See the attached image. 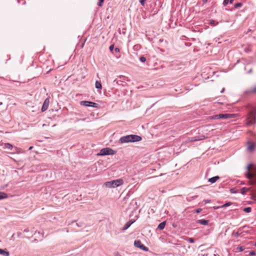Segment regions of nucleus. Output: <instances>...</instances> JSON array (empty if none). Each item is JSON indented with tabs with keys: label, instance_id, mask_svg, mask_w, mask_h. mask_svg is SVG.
Returning a JSON list of instances; mask_svg holds the SVG:
<instances>
[{
	"label": "nucleus",
	"instance_id": "obj_1",
	"mask_svg": "<svg viewBox=\"0 0 256 256\" xmlns=\"http://www.w3.org/2000/svg\"><path fill=\"white\" fill-rule=\"evenodd\" d=\"M256 108L250 110L246 117V125L251 126L256 123Z\"/></svg>",
	"mask_w": 256,
	"mask_h": 256
},
{
	"label": "nucleus",
	"instance_id": "obj_2",
	"mask_svg": "<svg viewBox=\"0 0 256 256\" xmlns=\"http://www.w3.org/2000/svg\"><path fill=\"white\" fill-rule=\"evenodd\" d=\"M124 183V180L121 179H117L110 182H107L105 183V186L108 188H116L122 185Z\"/></svg>",
	"mask_w": 256,
	"mask_h": 256
},
{
	"label": "nucleus",
	"instance_id": "obj_3",
	"mask_svg": "<svg viewBox=\"0 0 256 256\" xmlns=\"http://www.w3.org/2000/svg\"><path fill=\"white\" fill-rule=\"evenodd\" d=\"M237 114H216L214 116V119H228L236 118Z\"/></svg>",
	"mask_w": 256,
	"mask_h": 256
},
{
	"label": "nucleus",
	"instance_id": "obj_4",
	"mask_svg": "<svg viewBox=\"0 0 256 256\" xmlns=\"http://www.w3.org/2000/svg\"><path fill=\"white\" fill-rule=\"evenodd\" d=\"M116 152L109 148H102L100 153L98 154V156H106L110 154H114Z\"/></svg>",
	"mask_w": 256,
	"mask_h": 256
},
{
	"label": "nucleus",
	"instance_id": "obj_5",
	"mask_svg": "<svg viewBox=\"0 0 256 256\" xmlns=\"http://www.w3.org/2000/svg\"><path fill=\"white\" fill-rule=\"evenodd\" d=\"M80 104L87 107H92L94 108H98V104L90 101H80Z\"/></svg>",
	"mask_w": 256,
	"mask_h": 256
},
{
	"label": "nucleus",
	"instance_id": "obj_6",
	"mask_svg": "<svg viewBox=\"0 0 256 256\" xmlns=\"http://www.w3.org/2000/svg\"><path fill=\"white\" fill-rule=\"evenodd\" d=\"M134 246L136 247L140 248L145 252H148L149 250L148 248L146 247L144 244H142L140 240H135L134 242Z\"/></svg>",
	"mask_w": 256,
	"mask_h": 256
},
{
	"label": "nucleus",
	"instance_id": "obj_7",
	"mask_svg": "<svg viewBox=\"0 0 256 256\" xmlns=\"http://www.w3.org/2000/svg\"><path fill=\"white\" fill-rule=\"evenodd\" d=\"M130 142H138L142 140L141 136L136 134H130Z\"/></svg>",
	"mask_w": 256,
	"mask_h": 256
},
{
	"label": "nucleus",
	"instance_id": "obj_8",
	"mask_svg": "<svg viewBox=\"0 0 256 256\" xmlns=\"http://www.w3.org/2000/svg\"><path fill=\"white\" fill-rule=\"evenodd\" d=\"M119 142L122 144L130 142V135H127L121 137L119 140Z\"/></svg>",
	"mask_w": 256,
	"mask_h": 256
},
{
	"label": "nucleus",
	"instance_id": "obj_9",
	"mask_svg": "<svg viewBox=\"0 0 256 256\" xmlns=\"http://www.w3.org/2000/svg\"><path fill=\"white\" fill-rule=\"evenodd\" d=\"M49 103H50L49 99H48V98H46L44 100V101L43 103L42 109H41V110L42 112L46 111L48 109V107Z\"/></svg>",
	"mask_w": 256,
	"mask_h": 256
},
{
	"label": "nucleus",
	"instance_id": "obj_10",
	"mask_svg": "<svg viewBox=\"0 0 256 256\" xmlns=\"http://www.w3.org/2000/svg\"><path fill=\"white\" fill-rule=\"evenodd\" d=\"M246 178L249 180L248 182L249 185H250V181H253V182L254 181V174H251L250 172H248V173H246Z\"/></svg>",
	"mask_w": 256,
	"mask_h": 256
},
{
	"label": "nucleus",
	"instance_id": "obj_11",
	"mask_svg": "<svg viewBox=\"0 0 256 256\" xmlns=\"http://www.w3.org/2000/svg\"><path fill=\"white\" fill-rule=\"evenodd\" d=\"M255 147V144L254 142H248V147L247 149L249 151L252 152L254 150Z\"/></svg>",
	"mask_w": 256,
	"mask_h": 256
},
{
	"label": "nucleus",
	"instance_id": "obj_12",
	"mask_svg": "<svg viewBox=\"0 0 256 256\" xmlns=\"http://www.w3.org/2000/svg\"><path fill=\"white\" fill-rule=\"evenodd\" d=\"M134 222V220H130L123 227L122 230H127Z\"/></svg>",
	"mask_w": 256,
	"mask_h": 256
},
{
	"label": "nucleus",
	"instance_id": "obj_13",
	"mask_svg": "<svg viewBox=\"0 0 256 256\" xmlns=\"http://www.w3.org/2000/svg\"><path fill=\"white\" fill-rule=\"evenodd\" d=\"M204 138H205V136H196L192 138L191 141L192 142L198 141V140H204Z\"/></svg>",
	"mask_w": 256,
	"mask_h": 256
},
{
	"label": "nucleus",
	"instance_id": "obj_14",
	"mask_svg": "<svg viewBox=\"0 0 256 256\" xmlns=\"http://www.w3.org/2000/svg\"><path fill=\"white\" fill-rule=\"evenodd\" d=\"M196 223L202 225H208V220H196Z\"/></svg>",
	"mask_w": 256,
	"mask_h": 256
},
{
	"label": "nucleus",
	"instance_id": "obj_15",
	"mask_svg": "<svg viewBox=\"0 0 256 256\" xmlns=\"http://www.w3.org/2000/svg\"><path fill=\"white\" fill-rule=\"evenodd\" d=\"M220 178L219 176H215L212 177L211 178H210L208 180V181L212 184H214V183L216 182L217 180H219Z\"/></svg>",
	"mask_w": 256,
	"mask_h": 256
},
{
	"label": "nucleus",
	"instance_id": "obj_16",
	"mask_svg": "<svg viewBox=\"0 0 256 256\" xmlns=\"http://www.w3.org/2000/svg\"><path fill=\"white\" fill-rule=\"evenodd\" d=\"M0 254L4 256H10V252L0 248Z\"/></svg>",
	"mask_w": 256,
	"mask_h": 256
},
{
	"label": "nucleus",
	"instance_id": "obj_17",
	"mask_svg": "<svg viewBox=\"0 0 256 256\" xmlns=\"http://www.w3.org/2000/svg\"><path fill=\"white\" fill-rule=\"evenodd\" d=\"M251 190V188H246L245 187L242 188L241 189V194H245L247 192H250Z\"/></svg>",
	"mask_w": 256,
	"mask_h": 256
},
{
	"label": "nucleus",
	"instance_id": "obj_18",
	"mask_svg": "<svg viewBox=\"0 0 256 256\" xmlns=\"http://www.w3.org/2000/svg\"><path fill=\"white\" fill-rule=\"evenodd\" d=\"M166 224V222H160L158 224V228L160 230H162L164 228Z\"/></svg>",
	"mask_w": 256,
	"mask_h": 256
},
{
	"label": "nucleus",
	"instance_id": "obj_19",
	"mask_svg": "<svg viewBox=\"0 0 256 256\" xmlns=\"http://www.w3.org/2000/svg\"><path fill=\"white\" fill-rule=\"evenodd\" d=\"M8 198V194L4 192H0V200L6 198Z\"/></svg>",
	"mask_w": 256,
	"mask_h": 256
},
{
	"label": "nucleus",
	"instance_id": "obj_20",
	"mask_svg": "<svg viewBox=\"0 0 256 256\" xmlns=\"http://www.w3.org/2000/svg\"><path fill=\"white\" fill-rule=\"evenodd\" d=\"M95 86L96 88L102 89V86L100 82L96 80L95 83Z\"/></svg>",
	"mask_w": 256,
	"mask_h": 256
},
{
	"label": "nucleus",
	"instance_id": "obj_21",
	"mask_svg": "<svg viewBox=\"0 0 256 256\" xmlns=\"http://www.w3.org/2000/svg\"><path fill=\"white\" fill-rule=\"evenodd\" d=\"M12 146L9 143H6L4 144V148L6 149L12 150Z\"/></svg>",
	"mask_w": 256,
	"mask_h": 256
},
{
	"label": "nucleus",
	"instance_id": "obj_22",
	"mask_svg": "<svg viewBox=\"0 0 256 256\" xmlns=\"http://www.w3.org/2000/svg\"><path fill=\"white\" fill-rule=\"evenodd\" d=\"M254 181H250V184H252L253 183H256V168H254Z\"/></svg>",
	"mask_w": 256,
	"mask_h": 256
},
{
	"label": "nucleus",
	"instance_id": "obj_23",
	"mask_svg": "<svg viewBox=\"0 0 256 256\" xmlns=\"http://www.w3.org/2000/svg\"><path fill=\"white\" fill-rule=\"evenodd\" d=\"M243 210L246 212L249 213L251 212L252 208L250 207H246L244 208Z\"/></svg>",
	"mask_w": 256,
	"mask_h": 256
},
{
	"label": "nucleus",
	"instance_id": "obj_24",
	"mask_svg": "<svg viewBox=\"0 0 256 256\" xmlns=\"http://www.w3.org/2000/svg\"><path fill=\"white\" fill-rule=\"evenodd\" d=\"M249 92L252 94H256V86H254L253 88L250 90Z\"/></svg>",
	"mask_w": 256,
	"mask_h": 256
},
{
	"label": "nucleus",
	"instance_id": "obj_25",
	"mask_svg": "<svg viewBox=\"0 0 256 256\" xmlns=\"http://www.w3.org/2000/svg\"><path fill=\"white\" fill-rule=\"evenodd\" d=\"M232 202H226V204H223L222 206V208H226V207H228V206H230V205H232Z\"/></svg>",
	"mask_w": 256,
	"mask_h": 256
},
{
	"label": "nucleus",
	"instance_id": "obj_26",
	"mask_svg": "<svg viewBox=\"0 0 256 256\" xmlns=\"http://www.w3.org/2000/svg\"><path fill=\"white\" fill-rule=\"evenodd\" d=\"M242 4L241 2H238V3L234 5V8H238L241 7L242 6Z\"/></svg>",
	"mask_w": 256,
	"mask_h": 256
},
{
	"label": "nucleus",
	"instance_id": "obj_27",
	"mask_svg": "<svg viewBox=\"0 0 256 256\" xmlns=\"http://www.w3.org/2000/svg\"><path fill=\"white\" fill-rule=\"evenodd\" d=\"M218 24V22H216L214 20H210V24L212 26H215Z\"/></svg>",
	"mask_w": 256,
	"mask_h": 256
},
{
	"label": "nucleus",
	"instance_id": "obj_28",
	"mask_svg": "<svg viewBox=\"0 0 256 256\" xmlns=\"http://www.w3.org/2000/svg\"><path fill=\"white\" fill-rule=\"evenodd\" d=\"M244 247L243 246H238L236 249L238 252H242L244 250Z\"/></svg>",
	"mask_w": 256,
	"mask_h": 256
},
{
	"label": "nucleus",
	"instance_id": "obj_29",
	"mask_svg": "<svg viewBox=\"0 0 256 256\" xmlns=\"http://www.w3.org/2000/svg\"><path fill=\"white\" fill-rule=\"evenodd\" d=\"M104 1V0H99L98 2V6L100 7L102 6Z\"/></svg>",
	"mask_w": 256,
	"mask_h": 256
},
{
	"label": "nucleus",
	"instance_id": "obj_30",
	"mask_svg": "<svg viewBox=\"0 0 256 256\" xmlns=\"http://www.w3.org/2000/svg\"><path fill=\"white\" fill-rule=\"evenodd\" d=\"M252 198L254 200H256V192H251Z\"/></svg>",
	"mask_w": 256,
	"mask_h": 256
},
{
	"label": "nucleus",
	"instance_id": "obj_31",
	"mask_svg": "<svg viewBox=\"0 0 256 256\" xmlns=\"http://www.w3.org/2000/svg\"><path fill=\"white\" fill-rule=\"evenodd\" d=\"M140 60L141 62H144L146 61V58L144 56H140Z\"/></svg>",
	"mask_w": 256,
	"mask_h": 256
},
{
	"label": "nucleus",
	"instance_id": "obj_32",
	"mask_svg": "<svg viewBox=\"0 0 256 256\" xmlns=\"http://www.w3.org/2000/svg\"><path fill=\"white\" fill-rule=\"evenodd\" d=\"M252 166V164H249L248 166H247L246 167V170H248V171H249L250 169V168Z\"/></svg>",
	"mask_w": 256,
	"mask_h": 256
},
{
	"label": "nucleus",
	"instance_id": "obj_33",
	"mask_svg": "<svg viewBox=\"0 0 256 256\" xmlns=\"http://www.w3.org/2000/svg\"><path fill=\"white\" fill-rule=\"evenodd\" d=\"M230 192L232 193V194H236L237 192V191L234 189V188H231L230 190Z\"/></svg>",
	"mask_w": 256,
	"mask_h": 256
},
{
	"label": "nucleus",
	"instance_id": "obj_34",
	"mask_svg": "<svg viewBox=\"0 0 256 256\" xmlns=\"http://www.w3.org/2000/svg\"><path fill=\"white\" fill-rule=\"evenodd\" d=\"M252 185H255V190H252L251 189L250 192H256V183H253Z\"/></svg>",
	"mask_w": 256,
	"mask_h": 256
},
{
	"label": "nucleus",
	"instance_id": "obj_35",
	"mask_svg": "<svg viewBox=\"0 0 256 256\" xmlns=\"http://www.w3.org/2000/svg\"><path fill=\"white\" fill-rule=\"evenodd\" d=\"M146 0H140V2L142 6H144Z\"/></svg>",
	"mask_w": 256,
	"mask_h": 256
},
{
	"label": "nucleus",
	"instance_id": "obj_36",
	"mask_svg": "<svg viewBox=\"0 0 256 256\" xmlns=\"http://www.w3.org/2000/svg\"><path fill=\"white\" fill-rule=\"evenodd\" d=\"M228 2H229V0H224V1L223 2V4H224V6H225L226 4H228Z\"/></svg>",
	"mask_w": 256,
	"mask_h": 256
},
{
	"label": "nucleus",
	"instance_id": "obj_37",
	"mask_svg": "<svg viewBox=\"0 0 256 256\" xmlns=\"http://www.w3.org/2000/svg\"><path fill=\"white\" fill-rule=\"evenodd\" d=\"M114 44H112V45L110 46L109 48V49H110V52H112L113 50H114Z\"/></svg>",
	"mask_w": 256,
	"mask_h": 256
},
{
	"label": "nucleus",
	"instance_id": "obj_38",
	"mask_svg": "<svg viewBox=\"0 0 256 256\" xmlns=\"http://www.w3.org/2000/svg\"><path fill=\"white\" fill-rule=\"evenodd\" d=\"M249 254H250V256H252L255 255L256 252H255L254 251H250V252Z\"/></svg>",
	"mask_w": 256,
	"mask_h": 256
},
{
	"label": "nucleus",
	"instance_id": "obj_39",
	"mask_svg": "<svg viewBox=\"0 0 256 256\" xmlns=\"http://www.w3.org/2000/svg\"><path fill=\"white\" fill-rule=\"evenodd\" d=\"M252 68H248L247 70V73L248 74H251L252 72Z\"/></svg>",
	"mask_w": 256,
	"mask_h": 256
},
{
	"label": "nucleus",
	"instance_id": "obj_40",
	"mask_svg": "<svg viewBox=\"0 0 256 256\" xmlns=\"http://www.w3.org/2000/svg\"><path fill=\"white\" fill-rule=\"evenodd\" d=\"M188 241H189V242H191V243H193V242H194V238H189V239H188Z\"/></svg>",
	"mask_w": 256,
	"mask_h": 256
},
{
	"label": "nucleus",
	"instance_id": "obj_41",
	"mask_svg": "<svg viewBox=\"0 0 256 256\" xmlns=\"http://www.w3.org/2000/svg\"><path fill=\"white\" fill-rule=\"evenodd\" d=\"M204 202H205V204H208L210 203L211 202V200H204Z\"/></svg>",
	"mask_w": 256,
	"mask_h": 256
},
{
	"label": "nucleus",
	"instance_id": "obj_42",
	"mask_svg": "<svg viewBox=\"0 0 256 256\" xmlns=\"http://www.w3.org/2000/svg\"><path fill=\"white\" fill-rule=\"evenodd\" d=\"M202 210V209L201 208H198L196 210V212L199 213Z\"/></svg>",
	"mask_w": 256,
	"mask_h": 256
},
{
	"label": "nucleus",
	"instance_id": "obj_43",
	"mask_svg": "<svg viewBox=\"0 0 256 256\" xmlns=\"http://www.w3.org/2000/svg\"><path fill=\"white\" fill-rule=\"evenodd\" d=\"M234 235L235 236L238 237V236H240V234L238 232H236L234 233Z\"/></svg>",
	"mask_w": 256,
	"mask_h": 256
},
{
	"label": "nucleus",
	"instance_id": "obj_44",
	"mask_svg": "<svg viewBox=\"0 0 256 256\" xmlns=\"http://www.w3.org/2000/svg\"><path fill=\"white\" fill-rule=\"evenodd\" d=\"M114 51L116 52H120V48H114Z\"/></svg>",
	"mask_w": 256,
	"mask_h": 256
},
{
	"label": "nucleus",
	"instance_id": "obj_45",
	"mask_svg": "<svg viewBox=\"0 0 256 256\" xmlns=\"http://www.w3.org/2000/svg\"><path fill=\"white\" fill-rule=\"evenodd\" d=\"M244 51L246 52H248L250 51V48H246L244 49Z\"/></svg>",
	"mask_w": 256,
	"mask_h": 256
},
{
	"label": "nucleus",
	"instance_id": "obj_46",
	"mask_svg": "<svg viewBox=\"0 0 256 256\" xmlns=\"http://www.w3.org/2000/svg\"><path fill=\"white\" fill-rule=\"evenodd\" d=\"M229 2L230 4H232L234 2V0H229Z\"/></svg>",
	"mask_w": 256,
	"mask_h": 256
},
{
	"label": "nucleus",
	"instance_id": "obj_47",
	"mask_svg": "<svg viewBox=\"0 0 256 256\" xmlns=\"http://www.w3.org/2000/svg\"><path fill=\"white\" fill-rule=\"evenodd\" d=\"M219 256L218 254H213L212 256Z\"/></svg>",
	"mask_w": 256,
	"mask_h": 256
},
{
	"label": "nucleus",
	"instance_id": "obj_48",
	"mask_svg": "<svg viewBox=\"0 0 256 256\" xmlns=\"http://www.w3.org/2000/svg\"><path fill=\"white\" fill-rule=\"evenodd\" d=\"M208 0H202L203 2H207Z\"/></svg>",
	"mask_w": 256,
	"mask_h": 256
},
{
	"label": "nucleus",
	"instance_id": "obj_49",
	"mask_svg": "<svg viewBox=\"0 0 256 256\" xmlns=\"http://www.w3.org/2000/svg\"><path fill=\"white\" fill-rule=\"evenodd\" d=\"M197 197H198V196H194V197H193V198H197Z\"/></svg>",
	"mask_w": 256,
	"mask_h": 256
},
{
	"label": "nucleus",
	"instance_id": "obj_50",
	"mask_svg": "<svg viewBox=\"0 0 256 256\" xmlns=\"http://www.w3.org/2000/svg\"><path fill=\"white\" fill-rule=\"evenodd\" d=\"M32 148V146H30V147L29 148V150H31Z\"/></svg>",
	"mask_w": 256,
	"mask_h": 256
},
{
	"label": "nucleus",
	"instance_id": "obj_51",
	"mask_svg": "<svg viewBox=\"0 0 256 256\" xmlns=\"http://www.w3.org/2000/svg\"><path fill=\"white\" fill-rule=\"evenodd\" d=\"M245 70H247V67H246H246H245Z\"/></svg>",
	"mask_w": 256,
	"mask_h": 256
},
{
	"label": "nucleus",
	"instance_id": "obj_52",
	"mask_svg": "<svg viewBox=\"0 0 256 256\" xmlns=\"http://www.w3.org/2000/svg\"><path fill=\"white\" fill-rule=\"evenodd\" d=\"M255 245L256 246V244Z\"/></svg>",
	"mask_w": 256,
	"mask_h": 256
}]
</instances>
